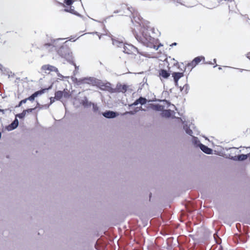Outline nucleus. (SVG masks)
<instances>
[{
    "label": "nucleus",
    "instance_id": "nucleus-15",
    "mask_svg": "<svg viewBox=\"0 0 250 250\" xmlns=\"http://www.w3.org/2000/svg\"><path fill=\"white\" fill-rule=\"evenodd\" d=\"M63 97L62 91H57L55 93V98L57 100H61Z\"/></svg>",
    "mask_w": 250,
    "mask_h": 250
},
{
    "label": "nucleus",
    "instance_id": "nucleus-20",
    "mask_svg": "<svg viewBox=\"0 0 250 250\" xmlns=\"http://www.w3.org/2000/svg\"><path fill=\"white\" fill-rule=\"evenodd\" d=\"M74 2V0H64V4H65L66 5H68V6H70L72 4V3H73Z\"/></svg>",
    "mask_w": 250,
    "mask_h": 250
},
{
    "label": "nucleus",
    "instance_id": "nucleus-4",
    "mask_svg": "<svg viewBox=\"0 0 250 250\" xmlns=\"http://www.w3.org/2000/svg\"><path fill=\"white\" fill-rule=\"evenodd\" d=\"M205 58L203 56H198L195 58L191 62L188 63L187 67L189 68H193L201 62H204Z\"/></svg>",
    "mask_w": 250,
    "mask_h": 250
},
{
    "label": "nucleus",
    "instance_id": "nucleus-28",
    "mask_svg": "<svg viewBox=\"0 0 250 250\" xmlns=\"http://www.w3.org/2000/svg\"><path fill=\"white\" fill-rule=\"evenodd\" d=\"M86 80H88V81H90V82H92V80L91 79H86Z\"/></svg>",
    "mask_w": 250,
    "mask_h": 250
},
{
    "label": "nucleus",
    "instance_id": "nucleus-13",
    "mask_svg": "<svg viewBox=\"0 0 250 250\" xmlns=\"http://www.w3.org/2000/svg\"><path fill=\"white\" fill-rule=\"evenodd\" d=\"M146 103V99L143 97H140L138 99H137L133 104L134 105H137L138 104H144Z\"/></svg>",
    "mask_w": 250,
    "mask_h": 250
},
{
    "label": "nucleus",
    "instance_id": "nucleus-2",
    "mask_svg": "<svg viewBox=\"0 0 250 250\" xmlns=\"http://www.w3.org/2000/svg\"><path fill=\"white\" fill-rule=\"evenodd\" d=\"M45 90V89H43L41 90H39L38 91L35 92V93H34L32 95H31L29 97L21 101L20 102V103H19L18 105H17L16 106V107H19L21 106L23 104L26 103V102H27V100H29L31 102H33V101H34L35 98L36 97H38L39 95H40L43 94Z\"/></svg>",
    "mask_w": 250,
    "mask_h": 250
},
{
    "label": "nucleus",
    "instance_id": "nucleus-17",
    "mask_svg": "<svg viewBox=\"0 0 250 250\" xmlns=\"http://www.w3.org/2000/svg\"><path fill=\"white\" fill-rule=\"evenodd\" d=\"M248 157H249V154H248V155L240 154L237 156V158L240 161H243V160L247 159Z\"/></svg>",
    "mask_w": 250,
    "mask_h": 250
},
{
    "label": "nucleus",
    "instance_id": "nucleus-6",
    "mask_svg": "<svg viewBox=\"0 0 250 250\" xmlns=\"http://www.w3.org/2000/svg\"><path fill=\"white\" fill-rule=\"evenodd\" d=\"M58 53L60 56L64 58H67L69 56V49L63 46L59 48Z\"/></svg>",
    "mask_w": 250,
    "mask_h": 250
},
{
    "label": "nucleus",
    "instance_id": "nucleus-29",
    "mask_svg": "<svg viewBox=\"0 0 250 250\" xmlns=\"http://www.w3.org/2000/svg\"><path fill=\"white\" fill-rule=\"evenodd\" d=\"M129 113H131V114H133V112L132 111H130V112H129Z\"/></svg>",
    "mask_w": 250,
    "mask_h": 250
},
{
    "label": "nucleus",
    "instance_id": "nucleus-22",
    "mask_svg": "<svg viewBox=\"0 0 250 250\" xmlns=\"http://www.w3.org/2000/svg\"><path fill=\"white\" fill-rule=\"evenodd\" d=\"M36 108H28L27 109L24 110L26 113H30L33 110H34Z\"/></svg>",
    "mask_w": 250,
    "mask_h": 250
},
{
    "label": "nucleus",
    "instance_id": "nucleus-12",
    "mask_svg": "<svg viewBox=\"0 0 250 250\" xmlns=\"http://www.w3.org/2000/svg\"><path fill=\"white\" fill-rule=\"evenodd\" d=\"M200 147L201 149L206 154H211L212 152V149L204 145H203L202 144H200Z\"/></svg>",
    "mask_w": 250,
    "mask_h": 250
},
{
    "label": "nucleus",
    "instance_id": "nucleus-11",
    "mask_svg": "<svg viewBox=\"0 0 250 250\" xmlns=\"http://www.w3.org/2000/svg\"><path fill=\"white\" fill-rule=\"evenodd\" d=\"M104 117L107 118H113L116 117V113L113 111H108L103 113Z\"/></svg>",
    "mask_w": 250,
    "mask_h": 250
},
{
    "label": "nucleus",
    "instance_id": "nucleus-32",
    "mask_svg": "<svg viewBox=\"0 0 250 250\" xmlns=\"http://www.w3.org/2000/svg\"><path fill=\"white\" fill-rule=\"evenodd\" d=\"M214 61L216 63V60L215 59H214Z\"/></svg>",
    "mask_w": 250,
    "mask_h": 250
},
{
    "label": "nucleus",
    "instance_id": "nucleus-16",
    "mask_svg": "<svg viewBox=\"0 0 250 250\" xmlns=\"http://www.w3.org/2000/svg\"><path fill=\"white\" fill-rule=\"evenodd\" d=\"M62 92L63 97L65 98H68L70 96L69 91L67 89H64Z\"/></svg>",
    "mask_w": 250,
    "mask_h": 250
},
{
    "label": "nucleus",
    "instance_id": "nucleus-21",
    "mask_svg": "<svg viewBox=\"0 0 250 250\" xmlns=\"http://www.w3.org/2000/svg\"><path fill=\"white\" fill-rule=\"evenodd\" d=\"M64 11L66 12H70L71 13H73L74 12V10L71 7L67 8L64 9Z\"/></svg>",
    "mask_w": 250,
    "mask_h": 250
},
{
    "label": "nucleus",
    "instance_id": "nucleus-3",
    "mask_svg": "<svg viewBox=\"0 0 250 250\" xmlns=\"http://www.w3.org/2000/svg\"><path fill=\"white\" fill-rule=\"evenodd\" d=\"M124 52L130 55H136L139 53L138 49L130 44H126L124 46Z\"/></svg>",
    "mask_w": 250,
    "mask_h": 250
},
{
    "label": "nucleus",
    "instance_id": "nucleus-14",
    "mask_svg": "<svg viewBox=\"0 0 250 250\" xmlns=\"http://www.w3.org/2000/svg\"><path fill=\"white\" fill-rule=\"evenodd\" d=\"M19 124V122L17 119H15L10 125L8 126V129L10 130H13L16 128Z\"/></svg>",
    "mask_w": 250,
    "mask_h": 250
},
{
    "label": "nucleus",
    "instance_id": "nucleus-1",
    "mask_svg": "<svg viewBox=\"0 0 250 250\" xmlns=\"http://www.w3.org/2000/svg\"><path fill=\"white\" fill-rule=\"evenodd\" d=\"M101 89L103 90H107L110 93H125L127 89L128 86L126 84H122L121 83H117L115 88H112L111 86V83H102L100 84Z\"/></svg>",
    "mask_w": 250,
    "mask_h": 250
},
{
    "label": "nucleus",
    "instance_id": "nucleus-18",
    "mask_svg": "<svg viewBox=\"0 0 250 250\" xmlns=\"http://www.w3.org/2000/svg\"><path fill=\"white\" fill-rule=\"evenodd\" d=\"M185 130H186V133L188 134V135H189L190 136L192 135L193 132H192V130L189 128V127H188L186 126Z\"/></svg>",
    "mask_w": 250,
    "mask_h": 250
},
{
    "label": "nucleus",
    "instance_id": "nucleus-10",
    "mask_svg": "<svg viewBox=\"0 0 250 250\" xmlns=\"http://www.w3.org/2000/svg\"><path fill=\"white\" fill-rule=\"evenodd\" d=\"M150 107L155 111H162L164 109V106L159 104H150Z\"/></svg>",
    "mask_w": 250,
    "mask_h": 250
},
{
    "label": "nucleus",
    "instance_id": "nucleus-31",
    "mask_svg": "<svg viewBox=\"0 0 250 250\" xmlns=\"http://www.w3.org/2000/svg\"><path fill=\"white\" fill-rule=\"evenodd\" d=\"M62 5H63V6H64V7L65 6L64 4H62Z\"/></svg>",
    "mask_w": 250,
    "mask_h": 250
},
{
    "label": "nucleus",
    "instance_id": "nucleus-9",
    "mask_svg": "<svg viewBox=\"0 0 250 250\" xmlns=\"http://www.w3.org/2000/svg\"><path fill=\"white\" fill-rule=\"evenodd\" d=\"M162 113H161V116L166 118L171 117L174 114V112L170 109L168 110H164L163 109L162 111Z\"/></svg>",
    "mask_w": 250,
    "mask_h": 250
},
{
    "label": "nucleus",
    "instance_id": "nucleus-5",
    "mask_svg": "<svg viewBox=\"0 0 250 250\" xmlns=\"http://www.w3.org/2000/svg\"><path fill=\"white\" fill-rule=\"evenodd\" d=\"M41 70L46 74H49L51 72L59 73L58 69L57 67L50 64L43 65L41 67Z\"/></svg>",
    "mask_w": 250,
    "mask_h": 250
},
{
    "label": "nucleus",
    "instance_id": "nucleus-27",
    "mask_svg": "<svg viewBox=\"0 0 250 250\" xmlns=\"http://www.w3.org/2000/svg\"><path fill=\"white\" fill-rule=\"evenodd\" d=\"M176 44H177V43L174 42V43H172V44L171 45V46L176 45Z\"/></svg>",
    "mask_w": 250,
    "mask_h": 250
},
{
    "label": "nucleus",
    "instance_id": "nucleus-30",
    "mask_svg": "<svg viewBox=\"0 0 250 250\" xmlns=\"http://www.w3.org/2000/svg\"><path fill=\"white\" fill-rule=\"evenodd\" d=\"M142 42L145 43V41H143V40H141Z\"/></svg>",
    "mask_w": 250,
    "mask_h": 250
},
{
    "label": "nucleus",
    "instance_id": "nucleus-25",
    "mask_svg": "<svg viewBox=\"0 0 250 250\" xmlns=\"http://www.w3.org/2000/svg\"><path fill=\"white\" fill-rule=\"evenodd\" d=\"M93 108H94V110H95V111L97 110L98 109V107L96 106H93Z\"/></svg>",
    "mask_w": 250,
    "mask_h": 250
},
{
    "label": "nucleus",
    "instance_id": "nucleus-19",
    "mask_svg": "<svg viewBox=\"0 0 250 250\" xmlns=\"http://www.w3.org/2000/svg\"><path fill=\"white\" fill-rule=\"evenodd\" d=\"M26 114V113L25 111L24 110H23L21 113L18 114L17 116L20 119H22L25 116Z\"/></svg>",
    "mask_w": 250,
    "mask_h": 250
},
{
    "label": "nucleus",
    "instance_id": "nucleus-7",
    "mask_svg": "<svg viewBox=\"0 0 250 250\" xmlns=\"http://www.w3.org/2000/svg\"><path fill=\"white\" fill-rule=\"evenodd\" d=\"M158 72L159 77L161 80L167 79L170 75L168 71L164 69H160Z\"/></svg>",
    "mask_w": 250,
    "mask_h": 250
},
{
    "label": "nucleus",
    "instance_id": "nucleus-23",
    "mask_svg": "<svg viewBox=\"0 0 250 250\" xmlns=\"http://www.w3.org/2000/svg\"><path fill=\"white\" fill-rule=\"evenodd\" d=\"M54 98L53 97L50 98V104H52L54 102Z\"/></svg>",
    "mask_w": 250,
    "mask_h": 250
},
{
    "label": "nucleus",
    "instance_id": "nucleus-24",
    "mask_svg": "<svg viewBox=\"0 0 250 250\" xmlns=\"http://www.w3.org/2000/svg\"><path fill=\"white\" fill-rule=\"evenodd\" d=\"M247 57L248 59H249L250 60V53H248L247 54Z\"/></svg>",
    "mask_w": 250,
    "mask_h": 250
},
{
    "label": "nucleus",
    "instance_id": "nucleus-8",
    "mask_svg": "<svg viewBox=\"0 0 250 250\" xmlns=\"http://www.w3.org/2000/svg\"><path fill=\"white\" fill-rule=\"evenodd\" d=\"M172 76L176 85L179 80L184 76V72H173L172 73Z\"/></svg>",
    "mask_w": 250,
    "mask_h": 250
},
{
    "label": "nucleus",
    "instance_id": "nucleus-26",
    "mask_svg": "<svg viewBox=\"0 0 250 250\" xmlns=\"http://www.w3.org/2000/svg\"><path fill=\"white\" fill-rule=\"evenodd\" d=\"M163 102H166V103L167 104V105H169L170 104V103H169V102H167V101H166V100H165V101H164Z\"/></svg>",
    "mask_w": 250,
    "mask_h": 250
}]
</instances>
